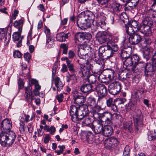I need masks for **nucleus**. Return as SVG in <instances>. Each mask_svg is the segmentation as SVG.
Wrapping results in <instances>:
<instances>
[{"label":"nucleus","mask_w":156,"mask_h":156,"mask_svg":"<svg viewBox=\"0 0 156 156\" xmlns=\"http://www.w3.org/2000/svg\"><path fill=\"white\" fill-rule=\"evenodd\" d=\"M11 120L9 119L3 120L0 124L2 131L0 133V144L4 147H10L14 143L16 138L15 133L11 131Z\"/></svg>","instance_id":"f257e3e1"},{"label":"nucleus","mask_w":156,"mask_h":156,"mask_svg":"<svg viewBox=\"0 0 156 156\" xmlns=\"http://www.w3.org/2000/svg\"><path fill=\"white\" fill-rule=\"evenodd\" d=\"M69 113L71 119L73 122L80 121L84 119L82 121V124L91 128V125H93V123H92L91 118L88 116L89 111L87 105H83L78 107L75 105H72L70 107Z\"/></svg>","instance_id":"f03ea898"},{"label":"nucleus","mask_w":156,"mask_h":156,"mask_svg":"<svg viewBox=\"0 0 156 156\" xmlns=\"http://www.w3.org/2000/svg\"><path fill=\"white\" fill-rule=\"evenodd\" d=\"M91 112L95 119L99 118L107 124L111 123V119L113 114L111 112L108 111L102 112L104 109L98 105H96L93 107H91Z\"/></svg>","instance_id":"7ed1b4c3"},{"label":"nucleus","mask_w":156,"mask_h":156,"mask_svg":"<svg viewBox=\"0 0 156 156\" xmlns=\"http://www.w3.org/2000/svg\"><path fill=\"white\" fill-rule=\"evenodd\" d=\"M96 63L94 64V67H96V69H94L92 70L93 74L91 75L87 79H88L89 84H96L97 82V79H100L101 73H102V70L101 69L102 64L100 61L96 60Z\"/></svg>","instance_id":"20e7f679"},{"label":"nucleus","mask_w":156,"mask_h":156,"mask_svg":"<svg viewBox=\"0 0 156 156\" xmlns=\"http://www.w3.org/2000/svg\"><path fill=\"white\" fill-rule=\"evenodd\" d=\"M140 58L138 55L135 54L131 57L126 58L123 62V64L125 65L126 67L132 66L131 68L132 70L133 73H136L138 71L136 66L141 63H144L142 61L139 62Z\"/></svg>","instance_id":"39448f33"},{"label":"nucleus","mask_w":156,"mask_h":156,"mask_svg":"<svg viewBox=\"0 0 156 156\" xmlns=\"http://www.w3.org/2000/svg\"><path fill=\"white\" fill-rule=\"evenodd\" d=\"M142 23L143 25L141 26L140 32L145 36L151 35L152 32L150 28L153 26V24L151 18L150 16L145 17L143 20Z\"/></svg>","instance_id":"423d86ee"},{"label":"nucleus","mask_w":156,"mask_h":156,"mask_svg":"<svg viewBox=\"0 0 156 156\" xmlns=\"http://www.w3.org/2000/svg\"><path fill=\"white\" fill-rule=\"evenodd\" d=\"M133 117L134 126L136 131H138L143 126V116L141 110L138 108L134 109Z\"/></svg>","instance_id":"0eeeda50"},{"label":"nucleus","mask_w":156,"mask_h":156,"mask_svg":"<svg viewBox=\"0 0 156 156\" xmlns=\"http://www.w3.org/2000/svg\"><path fill=\"white\" fill-rule=\"evenodd\" d=\"M96 40L100 43L102 44L108 40L112 41V35L105 31H98L96 35Z\"/></svg>","instance_id":"6e6552de"},{"label":"nucleus","mask_w":156,"mask_h":156,"mask_svg":"<svg viewBox=\"0 0 156 156\" xmlns=\"http://www.w3.org/2000/svg\"><path fill=\"white\" fill-rule=\"evenodd\" d=\"M94 91L97 92L98 96V101L102 100L107 96V92L105 86L103 84H99L94 88Z\"/></svg>","instance_id":"1a4fd4ad"},{"label":"nucleus","mask_w":156,"mask_h":156,"mask_svg":"<svg viewBox=\"0 0 156 156\" xmlns=\"http://www.w3.org/2000/svg\"><path fill=\"white\" fill-rule=\"evenodd\" d=\"M96 69V67H93L90 64H89L88 62L86 63L84 66H82L80 68V71L79 73L81 74V76L84 79L86 80L90 75V69Z\"/></svg>","instance_id":"9d476101"},{"label":"nucleus","mask_w":156,"mask_h":156,"mask_svg":"<svg viewBox=\"0 0 156 156\" xmlns=\"http://www.w3.org/2000/svg\"><path fill=\"white\" fill-rule=\"evenodd\" d=\"M121 89V84L118 81L111 83L108 85V90L109 93L113 95H117Z\"/></svg>","instance_id":"9b49d317"},{"label":"nucleus","mask_w":156,"mask_h":156,"mask_svg":"<svg viewBox=\"0 0 156 156\" xmlns=\"http://www.w3.org/2000/svg\"><path fill=\"white\" fill-rule=\"evenodd\" d=\"M102 122L105 123L101 120H97L93 122V125H91V129L94 131L95 134L101 133L104 127Z\"/></svg>","instance_id":"f8f14e48"},{"label":"nucleus","mask_w":156,"mask_h":156,"mask_svg":"<svg viewBox=\"0 0 156 156\" xmlns=\"http://www.w3.org/2000/svg\"><path fill=\"white\" fill-rule=\"evenodd\" d=\"M92 22L84 18H79L76 20L77 26L82 30L90 27Z\"/></svg>","instance_id":"ddd939ff"},{"label":"nucleus","mask_w":156,"mask_h":156,"mask_svg":"<svg viewBox=\"0 0 156 156\" xmlns=\"http://www.w3.org/2000/svg\"><path fill=\"white\" fill-rule=\"evenodd\" d=\"M144 68V75L145 77H151L154 75L155 72V67L153 64L147 63L146 64Z\"/></svg>","instance_id":"4468645a"},{"label":"nucleus","mask_w":156,"mask_h":156,"mask_svg":"<svg viewBox=\"0 0 156 156\" xmlns=\"http://www.w3.org/2000/svg\"><path fill=\"white\" fill-rule=\"evenodd\" d=\"M91 38V34L90 33L86 32L77 33L75 34L74 37V39L76 43L77 42V41H79V39L89 40Z\"/></svg>","instance_id":"2eb2a0df"},{"label":"nucleus","mask_w":156,"mask_h":156,"mask_svg":"<svg viewBox=\"0 0 156 156\" xmlns=\"http://www.w3.org/2000/svg\"><path fill=\"white\" fill-rule=\"evenodd\" d=\"M112 117L111 119V123L110 124H107L105 123H104L105 125L104 126L101 133L105 136H110L113 132L112 127L110 125L112 124Z\"/></svg>","instance_id":"dca6fc26"},{"label":"nucleus","mask_w":156,"mask_h":156,"mask_svg":"<svg viewBox=\"0 0 156 156\" xmlns=\"http://www.w3.org/2000/svg\"><path fill=\"white\" fill-rule=\"evenodd\" d=\"M109 8L112 12L116 14H118L122 10V5L116 2H113L111 4Z\"/></svg>","instance_id":"f3484780"},{"label":"nucleus","mask_w":156,"mask_h":156,"mask_svg":"<svg viewBox=\"0 0 156 156\" xmlns=\"http://www.w3.org/2000/svg\"><path fill=\"white\" fill-rule=\"evenodd\" d=\"M142 37L138 33L131 35L129 37V41L130 43L133 44H136L139 43L142 39Z\"/></svg>","instance_id":"a211bd4d"},{"label":"nucleus","mask_w":156,"mask_h":156,"mask_svg":"<svg viewBox=\"0 0 156 156\" xmlns=\"http://www.w3.org/2000/svg\"><path fill=\"white\" fill-rule=\"evenodd\" d=\"M82 18L86 19L87 20L92 22L93 23L95 19V16L93 13L89 10L85 11L81 13Z\"/></svg>","instance_id":"6ab92c4d"},{"label":"nucleus","mask_w":156,"mask_h":156,"mask_svg":"<svg viewBox=\"0 0 156 156\" xmlns=\"http://www.w3.org/2000/svg\"><path fill=\"white\" fill-rule=\"evenodd\" d=\"M116 104L115 101V100L113 101V99L112 98H110L106 100L107 106L111 108V110H113L114 112H117L118 111Z\"/></svg>","instance_id":"aec40b11"},{"label":"nucleus","mask_w":156,"mask_h":156,"mask_svg":"<svg viewBox=\"0 0 156 156\" xmlns=\"http://www.w3.org/2000/svg\"><path fill=\"white\" fill-rule=\"evenodd\" d=\"M1 31L0 32V39H4L5 43L7 44L9 42L10 40L11 33V32L9 33L8 35H6L5 30H6L7 29H1Z\"/></svg>","instance_id":"412c9836"},{"label":"nucleus","mask_w":156,"mask_h":156,"mask_svg":"<svg viewBox=\"0 0 156 156\" xmlns=\"http://www.w3.org/2000/svg\"><path fill=\"white\" fill-rule=\"evenodd\" d=\"M81 91L86 94H88L92 91H94L92 86L90 84H83L80 88Z\"/></svg>","instance_id":"4be33fe9"},{"label":"nucleus","mask_w":156,"mask_h":156,"mask_svg":"<svg viewBox=\"0 0 156 156\" xmlns=\"http://www.w3.org/2000/svg\"><path fill=\"white\" fill-rule=\"evenodd\" d=\"M32 87L31 86H29L25 88V92L24 95L25 100L28 103L29 102L31 96L32 94Z\"/></svg>","instance_id":"5701e85b"},{"label":"nucleus","mask_w":156,"mask_h":156,"mask_svg":"<svg viewBox=\"0 0 156 156\" xmlns=\"http://www.w3.org/2000/svg\"><path fill=\"white\" fill-rule=\"evenodd\" d=\"M138 103V102L135 101L130 100L129 103L125 105L126 110L129 112L130 110H133L135 108L137 107Z\"/></svg>","instance_id":"b1692460"},{"label":"nucleus","mask_w":156,"mask_h":156,"mask_svg":"<svg viewBox=\"0 0 156 156\" xmlns=\"http://www.w3.org/2000/svg\"><path fill=\"white\" fill-rule=\"evenodd\" d=\"M69 33H65L63 32L58 33L56 35V39L58 41L63 42L66 41V39L69 38Z\"/></svg>","instance_id":"393cba45"},{"label":"nucleus","mask_w":156,"mask_h":156,"mask_svg":"<svg viewBox=\"0 0 156 156\" xmlns=\"http://www.w3.org/2000/svg\"><path fill=\"white\" fill-rule=\"evenodd\" d=\"M113 38L114 36L112 35V41L108 40V41L107 43V45H101L99 47V49H100V48L104 47H106L108 49H115L118 48L117 45L114 42V41Z\"/></svg>","instance_id":"a878e982"},{"label":"nucleus","mask_w":156,"mask_h":156,"mask_svg":"<svg viewBox=\"0 0 156 156\" xmlns=\"http://www.w3.org/2000/svg\"><path fill=\"white\" fill-rule=\"evenodd\" d=\"M128 25L132 27L134 30L138 31V32H140L141 26L140 23L138 21L135 20L130 21L129 23H128Z\"/></svg>","instance_id":"bb28decb"},{"label":"nucleus","mask_w":156,"mask_h":156,"mask_svg":"<svg viewBox=\"0 0 156 156\" xmlns=\"http://www.w3.org/2000/svg\"><path fill=\"white\" fill-rule=\"evenodd\" d=\"M74 103H76V104H77L78 106L77 107L81 106L80 105L83 103L85 101V98L84 96L81 95H76L75 96L74 98ZM82 105H81V106Z\"/></svg>","instance_id":"cd10ccee"},{"label":"nucleus","mask_w":156,"mask_h":156,"mask_svg":"<svg viewBox=\"0 0 156 156\" xmlns=\"http://www.w3.org/2000/svg\"><path fill=\"white\" fill-rule=\"evenodd\" d=\"M133 76L130 73H127L126 71H123L119 74V78L121 81H123L125 80H127Z\"/></svg>","instance_id":"c85d7f7f"},{"label":"nucleus","mask_w":156,"mask_h":156,"mask_svg":"<svg viewBox=\"0 0 156 156\" xmlns=\"http://www.w3.org/2000/svg\"><path fill=\"white\" fill-rule=\"evenodd\" d=\"M119 144V141L117 138L114 137H111L109 139L108 144L111 148H115V147L117 146Z\"/></svg>","instance_id":"c756f323"},{"label":"nucleus","mask_w":156,"mask_h":156,"mask_svg":"<svg viewBox=\"0 0 156 156\" xmlns=\"http://www.w3.org/2000/svg\"><path fill=\"white\" fill-rule=\"evenodd\" d=\"M55 85L57 88V90L60 91L63 88L64 84L60 80L59 77H57L55 79Z\"/></svg>","instance_id":"7c9ffc66"},{"label":"nucleus","mask_w":156,"mask_h":156,"mask_svg":"<svg viewBox=\"0 0 156 156\" xmlns=\"http://www.w3.org/2000/svg\"><path fill=\"white\" fill-rule=\"evenodd\" d=\"M147 138L149 141L154 140L156 138V130L149 131L147 134Z\"/></svg>","instance_id":"2f4dec72"},{"label":"nucleus","mask_w":156,"mask_h":156,"mask_svg":"<svg viewBox=\"0 0 156 156\" xmlns=\"http://www.w3.org/2000/svg\"><path fill=\"white\" fill-rule=\"evenodd\" d=\"M23 24V21L22 19L16 20L14 22V26L18 29V31L21 33Z\"/></svg>","instance_id":"473e14b6"},{"label":"nucleus","mask_w":156,"mask_h":156,"mask_svg":"<svg viewBox=\"0 0 156 156\" xmlns=\"http://www.w3.org/2000/svg\"><path fill=\"white\" fill-rule=\"evenodd\" d=\"M97 18L100 21L99 23V25L101 27H103L105 25V20L106 17L104 16L103 14L101 15V13L98 12L97 14Z\"/></svg>","instance_id":"72a5a7b5"},{"label":"nucleus","mask_w":156,"mask_h":156,"mask_svg":"<svg viewBox=\"0 0 156 156\" xmlns=\"http://www.w3.org/2000/svg\"><path fill=\"white\" fill-rule=\"evenodd\" d=\"M86 140L88 142L92 141L94 138V135L91 131H88L84 132Z\"/></svg>","instance_id":"f704fd0d"},{"label":"nucleus","mask_w":156,"mask_h":156,"mask_svg":"<svg viewBox=\"0 0 156 156\" xmlns=\"http://www.w3.org/2000/svg\"><path fill=\"white\" fill-rule=\"evenodd\" d=\"M123 128L126 129H127L130 133L133 132L132 128V124L130 122H124L123 124Z\"/></svg>","instance_id":"c9c22d12"},{"label":"nucleus","mask_w":156,"mask_h":156,"mask_svg":"<svg viewBox=\"0 0 156 156\" xmlns=\"http://www.w3.org/2000/svg\"><path fill=\"white\" fill-rule=\"evenodd\" d=\"M126 3L124 5L125 10L126 11H130L132 9H135L136 6L133 4L132 2L129 1L128 2H126Z\"/></svg>","instance_id":"e433bc0d"},{"label":"nucleus","mask_w":156,"mask_h":156,"mask_svg":"<svg viewBox=\"0 0 156 156\" xmlns=\"http://www.w3.org/2000/svg\"><path fill=\"white\" fill-rule=\"evenodd\" d=\"M125 27H126V32L128 35H129V36L133 34L136 32H137V31H135L133 30V28L132 27L128 26V23L125 25Z\"/></svg>","instance_id":"4c0bfd02"},{"label":"nucleus","mask_w":156,"mask_h":156,"mask_svg":"<svg viewBox=\"0 0 156 156\" xmlns=\"http://www.w3.org/2000/svg\"><path fill=\"white\" fill-rule=\"evenodd\" d=\"M66 81L68 82H69L71 80L73 81L77 80V77L75 73L70 74L69 73L66 76Z\"/></svg>","instance_id":"58836bf2"},{"label":"nucleus","mask_w":156,"mask_h":156,"mask_svg":"<svg viewBox=\"0 0 156 156\" xmlns=\"http://www.w3.org/2000/svg\"><path fill=\"white\" fill-rule=\"evenodd\" d=\"M139 98V96L138 94L137 91H135L132 94L130 100L139 103L140 101Z\"/></svg>","instance_id":"ea45409f"},{"label":"nucleus","mask_w":156,"mask_h":156,"mask_svg":"<svg viewBox=\"0 0 156 156\" xmlns=\"http://www.w3.org/2000/svg\"><path fill=\"white\" fill-rule=\"evenodd\" d=\"M130 53L128 51H125L124 49H121L120 55L123 59H125L129 57Z\"/></svg>","instance_id":"a19ab883"},{"label":"nucleus","mask_w":156,"mask_h":156,"mask_svg":"<svg viewBox=\"0 0 156 156\" xmlns=\"http://www.w3.org/2000/svg\"><path fill=\"white\" fill-rule=\"evenodd\" d=\"M147 14L153 19L154 22L156 23V11H152V9H151L147 12Z\"/></svg>","instance_id":"79ce46f5"},{"label":"nucleus","mask_w":156,"mask_h":156,"mask_svg":"<svg viewBox=\"0 0 156 156\" xmlns=\"http://www.w3.org/2000/svg\"><path fill=\"white\" fill-rule=\"evenodd\" d=\"M137 91L141 96L142 95L143 96L144 95L145 96V94L144 93L146 92L147 90L144 89V86L139 85L137 87Z\"/></svg>","instance_id":"37998d69"},{"label":"nucleus","mask_w":156,"mask_h":156,"mask_svg":"<svg viewBox=\"0 0 156 156\" xmlns=\"http://www.w3.org/2000/svg\"><path fill=\"white\" fill-rule=\"evenodd\" d=\"M67 64L69 70L72 73H74L75 72V69L74 68L73 64L69 60L67 61Z\"/></svg>","instance_id":"c03bdc74"},{"label":"nucleus","mask_w":156,"mask_h":156,"mask_svg":"<svg viewBox=\"0 0 156 156\" xmlns=\"http://www.w3.org/2000/svg\"><path fill=\"white\" fill-rule=\"evenodd\" d=\"M88 105L91 107H93L96 106L95 99L94 98H89L88 100Z\"/></svg>","instance_id":"a18cd8bd"},{"label":"nucleus","mask_w":156,"mask_h":156,"mask_svg":"<svg viewBox=\"0 0 156 156\" xmlns=\"http://www.w3.org/2000/svg\"><path fill=\"white\" fill-rule=\"evenodd\" d=\"M58 67V64L57 62H55L54 63L53 68L52 69V82L54 79V77L55 75L56 70Z\"/></svg>","instance_id":"49530a36"},{"label":"nucleus","mask_w":156,"mask_h":156,"mask_svg":"<svg viewBox=\"0 0 156 156\" xmlns=\"http://www.w3.org/2000/svg\"><path fill=\"white\" fill-rule=\"evenodd\" d=\"M20 32H15L12 35V38L14 41H18L20 39Z\"/></svg>","instance_id":"de8ad7c7"},{"label":"nucleus","mask_w":156,"mask_h":156,"mask_svg":"<svg viewBox=\"0 0 156 156\" xmlns=\"http://www.w3.org/2000/svg\"><path fill=\"white\" fill-rule=\"evenodd\" d=\"M126 101V99L125 98H118L115 99V101L116 104H123Z\"/></svg>","instance_id":"09e8293b"},{"label":"nucleus","mask_w":156,"mask_h":156,"mask_svg":"<svg viewBox=\"0 0 156 156\" xmlns=\"http://www.w3.org/2000/svg\"><path fill=\"white\" fill-rule=\"evenodd\" d=\"M46 45L48 47V48H51L53 47L54 45V43L53 41H51L49 38H48L47 40Z\"/></svg>","instance_id":"8fccbe9b"},{"label":"nucleus","mask_w":156,"mask_h":156,"mask_svg":"<svg viewBox=\"0 0 156 156\" xmlns=\"http://www.w3.org/2000/svg\"><path fill=\"white\" fill-rule=\"evenodd\" d=\"M130 148L128 146L126 145L125 147L123 153V156H129Z\"/></svg>","instance_id":"3c124183"},{"label":"nucleus","mask_w":156,"mask_h":156,"mask_svg":"<svg viewBox=\"0 0 156 156\" xmlns=\"http://www.w3.org/2000/svg\"><path fill=\"white\" fill-rule=\"evenodd\" d=\"M13 56L15 58H20L22 56V54L18 50H16L13 52Z\"/></svg>","instance_id":"603ef678"},{"label":"nucleus","mask_w":156,"mask_h":156,"mask_svg":"<svg viewBox=\"0 0 156 156\" xmlns=\"http://www.w3.org/2000/svg\"><path fill=\"white\" fill-rule=\"evenodd\" d=\"M18 88L19 90L22 89L24 86V83L23 82V80L22 79L20 78L18 82Z\"/></svg>","instance_id":"864d4df0"},{"label":"nucleus","mask_w":156,"mask_h":156,"mask_svg":"<svg viewBox=\"0 0 156 156\" xmlns=\"http://www.w3.org/2000/svg\"><path fill=\"white\" fill-rule=\"evenodd\" d=\"M78 54L81 56H85L87 54V52L85 49H78L77 51Z\"/></svg>","instance_id":"5fc2aeb1"},{"label":"nucleus","mask_w":156,"mask_h":156,"mask_svg":"<svg viewBox=\"0 0 156 156\" xmlns=\"http://www.w3.org/2000/svg\"><path fill=\"white\" fill-rule=\"evenodd\" d=\"M31 56L30 54L28 52L25 53L24 55V57L25 60L28 62H29L31 58Z\"/></svg>","instance_id":"6e6d98bb"},{"label":"nucleus","mask_w":156,"mask_h":156,"mask_svg":"<svg viewBox=\"0 0 156 156\" xmlns=\"http://www.w3.org/2000/svg\"><path fill=\"white\" fill-rule=\"evenodd\" d=\"M32 40H27V44L29 47V49H34L35 47L32 44Z\"/></svg>","instance_id":"4d7b16f0"},{"label":"nucleus","mask_w":156,"mask_h":156,"mask_svg":"<svg viewBox=\"0 0 156 156\" xmlns=\"http://www.w3.org/2000/svg\"><path fill=\"white\" fill-rule=\"evenodd\" d=\"M91 49L90 48V46L87 44L86 43H84L83 44H81L80 45V47L78 48V49H85V48H89Z\"/></svg>","instance_id":"13d9d810"},{"label":"nucleus","mask_w":156,"mask_h":156,"mask_svg":"<svg viewBox=\"0 0 156 156\" xmlns=\"http://www.w3.org/2000/svg\"><path fill=\"white\" fill-rule=\"evenodd\" d=\"M63 94H60L59 95H57L56 96V98L58 100V102L59 103L63 101Z\"/></svg>","instance_id":"bf43d9fd"},{"label":"nucleus","mask_w":156,"mask_h":156,"mask_svg":"<svg viewBox=\"0 0 156 156\" xmlns=\"http://www.w3.org/2000/svg\"><path fill=\"white\" fill-rule=\"evenodd\" d=\"M50 139V137L49 134H47L44 137V142L45 144L48 143Z\"/></svg>","instance_id":"052dcab7"},{"label":"nucleus","mask_w":156,"mask_h":156,"mask_svg":"<svg viewBox=\"0 0 156 156\" xmlns=\"http://www.w3.org/2000/svg\"><path fill=\"white\" fill-rule=\"evenodd\" d=\"M109 0H97L98 2L102 5L106 4Z\"/></svg>","instance_id":"680f3d73"},{"label":"nucleus","mask_w":156,"mask_h":156,"mask_svg":"<svg viewBox=\"0 0 156 156\" xmlns=\"http://www.w3.org/2000/svg\"><path fill=\"white\" fill-rule=\"evenodd\" d=\"M152 63L154 65V66L156 69V52L153 55V58H152Z\"/></svg>","instance_id":"e2e57ef3"},{"label":"nucleus","mask_w":156,"mask_h":156,"mask_svg":"<svg viewBox=\"0 0 156 156\" xmlns=\"http://www.w3.org/2000/svg\"><path fill=\"white\" fill-rule=\"evenodd\" d=\"M107 78H109V80L112 79V76L113 75V71L112 70H110L107 73Z\"/></svg>","instance_id":"0e129e2a"},{"label":"nucleus","mask_w":156,"mask_h":156,"mask_svg":"<svg viewBox=\"0 0 156 156\" xmlns=\"http://www.w3.org/2000/svg\"><path fill=\"white\" fill-rule=\"evenodd\" d=\"M150 53V49H144L143 51V55L145 56H149Z\"/></svg>","instance_id":"69168bd1"},{"label":"nucleus","mask_w":156,"mask_h":156,"mask_svg":"<svg viewBox=\"0 0 156 156\" xmlns=\"http://www.w3.org/2000/svg\"><path fill=\"white\" fill-rule=\"evenodd\" d=\"M50 133L52 135H53L55 132V128L53 126H51L49 129Z\"/></svg>","instance_id":"338daca9"},{"label":"nucleus","mask_w":156,"mask_h":156,"mask_svg":"<svg viewBox=\"0 0 156 156\" xmlns=\"http://www.w3.org/2000/svg\"><path fill=\"white\" fill-rule=\"evenodd\" d=\"M67 66L66 64L62 65V68L61 69V71L63 73L66 72L68 70Z\"/></svg>","instance_id":"774afa93"}]
</instances>
